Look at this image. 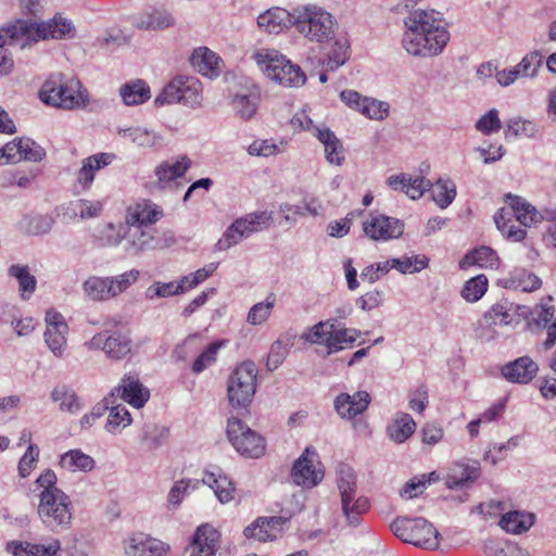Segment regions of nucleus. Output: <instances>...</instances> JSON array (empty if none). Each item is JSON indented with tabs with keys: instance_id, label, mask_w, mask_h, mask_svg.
Listing matches in <instances>:
<instances>
[{
	"instance_id": "nucleus-43",
	"label": "nucleus",
	"mask_w": 556,
	"mask_h": 556,
	"mask_svg": "<svg viewBox=\"0 0 556 556\" xmlns=\"http://www.w3.org/2000/svg\"><path fill=\"white\" fill-rule=\"evenodd\" d=\"M258 100V91L251 89L247 92L236 93L232 99V106L240 118L250 119L256 112Z\"/></svg>"
},
{
	"instance_id": "nucleus-32",
	"label": "nucleus",
	"mask_w": 556,
	"mask_h": 556,
	"mask_svg": "<svg viewBox=\"0 0 556 556\" xmlns=\"http://www.w3.org/2000/svg\"><path fill=\"white\" fill-rule=\"evenodd\" d=\"M202 483L208 485L223 504L233 498L235 486L232 481L220 472L205 471Z\"/></svg>"
},
{
	"instance_id": "nucleus-4",
	"label": "nucleus",
	"mask_w": 556,
	"mask_h": 556,
	"mask_svg": "<svg viewBox=\"0 0 556 556\" xmlns=\"http://www.w3.org/2000/svg\"><path fill=\"white\" fill-rule=\"evenodd\" d=\"M39 97L42 102L56 108L73 110L85 106L87 90L76 78L65 79L63 74L50 76L41 86Z\"/></svg>"
},
{
	"instance_id": "nucleus-24",
	"label": "nucleus",
	"mask_w": 556,
	"mask_h": 556,
	"mask_svg": "<svg viewBox=\"0 0 556 556\" xmlns=\"http://www.w3.org/2000/svg\"><path fill=\"white\" fill-rule=\"evenodd\" d=\"M163 216L162 208L150 200H141L129 206L126 212V224L139 226L154 224Z\"/></svg>"
},
{
	"instance_id": "nucleus-55",
	"label": "nucleus",
	"mask_w": 556,
	"mask_h": 556,
	"mask_svg": "<svg viewBox=\"0 0 556 556\" xmlns=\"http://www.w3.org/2000/svg\"><path fill=\"white\" fill-rule=\"evenodd\" d=\"M292 344L291 338L282 337L271 344L266 362L268 370L273 371L283 363Z\"/></svg>"
},
{
	"instance_id": "nucleus-39",
	"label": "nucleus",
	"mask_w": 556,
	"mask_h": 556,
	"mask_svg": "<svg viewBox=\"0 0 556 556\" xmlns=\"http://www.w3.org/2000/svg\"><path fill=\"white\" fill-rule=\"evenodd\" d=\"M362 332L354 328H337L330 329L327 350L328 355L337 353L345 348L352 346Z\"/></svg>"
},
{
	"instance_id": "nucleus-7",
	"label": "nucleus",
	"mask_w": 556,
	"mask_h": 556,
	"mask_svg": "<svg viewBox=\"0 0 556 556\" xmlns=\"http://www.w3.org/2000/svg\"><path fill=\"white\" fill-rule=\"evenodd\" d=\"M390 529L393 534L405 543L415 546L435 549L440 544V533L422 517H399L392 521Z\"/></svg>"
},
{
	"instance_id": "nucleus-22",
	"label": "nucleus",
	"mask_w": 556,
	"mask_h": 556,
	"mask_svg": "<svg viewBox=\"0 0 556 556\" xmlns=\"http://www.w3.org/2000/svg\"><path fill=\"white\" fill-rule=\"evenodd\" d=\"M294 9L289 12L282 8H270L257 17V25L268 34H279L294 26Z\"/></svg>"
},
{
	"instance_id": "nucleus-14",
	"label": "nucleus",
	"mask_w": 556,
	"mask_h": 556,
	"mask_svg": "<svg viewBox=\"0 0 556 556\" xmlns=\"http://www.w3.org/2000/svg\"><path fill=\"white\" fill-rule=\"evenodd\" d=\"M364 232L375 241H388L402 236L404 223L401 219L382 214L370 215L363 224Z\"/></svg>"
},
{
	"instance_id": "nucleus-40",
	"label": "nucleus",
	"mask_w": 556,
	"mask_h": 556,
	"mask_svg": "<svg viewBox=\"0 0 556 556\" xmlns=\"http://www.w3.org/2000/svg\"><path fill=\"white\" fill-rule=\"evenodd\" d=\"M511 212L502 207L494 215L496 228L508 239L519 242L525 239L526 230L515 224Z\"/></svg>"
},
{
	"instance_id": "nucleus-33",
	"label": "nucleus",
	"mask_w": 556,
	"mask_h": 556,
	"mask_svg": "<svg viewBox=\"0 0 556 556\" xmlns=\"http://www.w3.org/2000/svg\"><path fill=\"white\" fill-rule=\"evenodd\" d=\"M127 553L143 556H162L165 553V546L161 541L150 538L144 533L134 534L127 545Z\"/></svg>"
},
{
	"instance_id": "nucleus-2",
	"label": "nucleus",
	"mask_w": 556,
	"mask_h": 556,
	"mask_svg": "<svg viewBox=\"0 0 556 556\" xmlns=\"http://www.w3.org/2000/svg\"><path fill=\"white\" fill-rule=\"evenodd\" d=\"M56 475L46 469L34 482L33 492L40 491L37 514L42 523L51 531L65 529L71 525V501L61 489L56 486Z\"/></svg>"
},
{
	"instance_id": "nucleus-54",
	"label": "nucleus",
	"mask_w": 556,
	"mask_h": 556,
	"mask_svg": "<svg viewBox=\"0 0 556 556\" xmlns=\"http://www.w3.org/2000/svg\"><path fill=\"white\" fill-rule=\"evenodd\" d=\"M67 325H59V328H47L45 331V342L49 350L56 357H62L66 348Z\"/></svg>"
},
{
	"instance_id": "nucleus-11",
	"label": "nucleus",
	"mask_w": 556,
	"mask_h": 556,
	"mask_svg": "<svg viewBox=\"0 0 556 556\" xmlns=\"http://www.w3.org/2000/svg\"><path fill=\"white\" fill-rule=\"evenodd\" d=\"M86 346L90 351H103L109 359L121 361L131 352L132 341L119 330L102 331L86 342Z\"/></svg>"
},
{
	"instance_id": "nucleus-29",
	"label": "nucleus",
	"mask_w": 556,
	"mask_h": 556,
	"mask_svg": "<svg viewBox=\"0 0 556 556\" xmlns=\"http://www.w3.org/2000/svg\"><path fill=\"white\" fill-rule=\"evenodd\" d=\"M192 66L203 76L215 77L219 74V56L206 47L195 49L190 58Z\"/></svg>"
},
{
	"instance_id": "nucleus-30",
	"label": "nucleus",
	"mask_w": 556,
	"mask_h": 556,
	"mask_svg": "<svg viewBox=\"0 0 556 556\" xmlns=\"http://www.w3.org/2000/svg\"><path fill=\"white\" fill-rule=\"evenodd\" d=\"M51 401L59 404V409L63 413L76 414L83 405L73 388L65 383L56 384L50 394Z\"/></svg>"
},
{
	"instance_id": "nucleus-61",
	"label": "nucleus",
	"mask_w": 556,
	"mask_h": 556,
	"mask_svg": "<svg viewBox=\"0 0 556 556\" xmlns=\"http://www.w3.org/2000/svg\"><path fill=\"white\" fill-rule=\"evenodd\" d=\"M393 268L402 274H413L420 271L428 266V257L425 255L405 256L401 258H391Z\"/></svg>"
},
{
	"instance_id": "nucleus-41",
	"label": "nucleus",
	"mask_w": 556,
	"mask_h": 556,
	"mask_svg": "<svg viewBox=\"0 0 556 556\" xmlns=\"http://www.w3.org/2000/svg\"><path fill=\"white\" fill-rule=\"evenodd\" d=\"M119 96L126 105H139L148 101L151 93L147 83L137 79L123 85L119 88Z\"/></svg>"
},
{
	"instance_id": "nucleus-21",
	"label": "nucleus",
	"mask_w": 556,
	"mask_h": 556,
	"mask_svg": "<svg viewBox=\"0 0 556 556\" xmlns=\"http://www.w3.org/2000/svg\"><path fill=\"white\" fill-rule=\"evenodd\" d=\"M503 377L513 383L527 384L539 371V365L529 356H521L502 367Z\"/></svg>"
},
{
	"instance_id": "nucleus-8",
	"label": "nucleus",
	"mask_w": 556,
	"mask_h": 556,
	"mask_svg": "<svg viewBox=\"0 0 556 556\" xmlns=\"http://www.w3.org/2000/svg\"><path fill=\"white\" fill-rule=\"evenodd\" d=\"M256 386V365L247 361L237 366L227 382V397L230 406L235 409H247L255 395Z\"/></svg>"
},
{
	"instance_id": "nucleus-37",
	"label": "nucleus",
	"mask_w": 556,
	"mask_h": 556,
	"mask_svg": "<svg viewBox=\"0 0 556 556\" xmlns=\"http://www.w3.org/2000/svg\"><path fill=\"white\" fill-rule=\"evenodd\" d=\"M316 137L324 144L327 161L341 165L344 160L343 148L336 135L329 128H316Z\"/></svg>"
},
{
	"instance_id": "nucleus-5",
	"label": "nucleus",
	"mask_w": 556,
	"mask_h": 556,
	"mask_svg": "<svg viewBox=\"0 0 556 556\" xmlns=\"http://www.w3.org/2000/svg\"><path fill=\"white\" fill-rule=\"evenodd\" d=\"M253 59L269 79L283 87H301L306 81L301 67L276 50H260L254 53Z\"/></svg>"
},
{
	"instance_id": "nucleus-38",
	"label": "nucleus",
	"mask_w": 556,
	"mask_h": 556,
	"mask_svg": "<svg viewBox=\"0 0 556 556\" xmlns=\"http://www.w3.org/2000/svg\"><path fill=\"white\" fill-rule=\"evenodd\" d=\"M8 275L18 282V292L23 300H28L37 287V279L30 274L27 265L13 264L8 268Z\"/></svg>"
},
{
	"instance_id": "nucleus-26",
	"label": "nucleus",
	"mask_w": 556,
	"mask_h": 556,
	"mask_svg": "<svg viewBox=\"0 0 556 556\" xmlns=\"http://www.w3.org/2000/svg\"><path fill=\"white\" fill-rule=\"evenodd\" d=\"M191 166V160L184 155L175 161H164L155 167L154 174L160 188H165L170 181L182 177Z\"/></svg>"
},
{
	"instance_id": "nucleus-56",
	"label": "nucleus",
	"mask_w": 556,
	"mask_h": 556,
	"mask_svg": "<svg viewBox=\"0 0 556 556\" xmlns=\"http://www.w3.org/2000/svg\"><path fill=\"white\" fill-rule=\"evenodd\" d=\"M433 201L441 207L446 208L456 197V186L451 180L438 179L433 185Z\"/></svg>"
},
{
	"instance_id": "nucleus-47",
	"label": "nucleus",
	"mask_w": 556,
	"mask_h": 556,
	"mask_svg": "<svg viewBox=\"0 0 556 556\" xmlns=\"http://www.w3.org/2000/svg\"><path fill=\"white\" fill-rule=\"evenodd\" d=\"M169 430L156 424H146L140 435L141 443L149 451L160 448L168 439Z\"/></svg>"
},
{
	"instance_id": "nucleus-31",
	"label": "nucleus",
	"mask_w": 556,
	"mask_h": 556,
	"mask_svg": "<svg viewBox=\"0 0 556 556\" xmlns=\"http://www.w3.org/2000/svg\"><path fill=\"white\" fill-rule=\"evenodd\" d=\"M535 516L525 510H510L504 514L500 520V526L506 532L521 534L527 532L534 523Z\"/></svg>"
},
{
	"instance_id": "nucleus-45",
	"label": "nucleus",
	"mask_w": 556,
	"mask_h": 556,
	"mask_svg": "<svg viewBox=\"0 0 556 556\" xmlns=\"http://www.w3.org/2000/svg\"><path fill=\"white\" fill-rule=\"evenodd\" d=\"M86 296L92 301H105L114 298L110 278L89 277L83 285Z\"/></svg>"
},
{
	"instance_id": "nucleus-46",
	"label": "nucleus",
	"mask_w": 556,
	"mask_h": 556,
	"mask_svg": "<svg viewBox=\"0 0 556 556\" xmlns=\"http://www.w3.org/2000/svg\"><path fill=\"white\" fill-rule=\"evenodd\" d=\"M342 513L348 525L357 526L361 521V515L369 509V502L364 496H349L341 498Z\"/></svg>"
},
{
	"instance_id": "nucleus-9",
	"label": "nucleus",
	"mask_w": 556,
	"mask_h": 556,
	"mask_svg": "<svg viewBox=\"0 0 556 556\" xmlns=\"http://www.w3.org/2000/svg\"><path fill=\"white\" fill-rule=\"evenodd\" d=\"M202 102V88L193 77H176L169 81L155 98L154 104L162 106L172 103H182L189 108H198Z\"/></svg>"
},
{
	"instance_id": "nucleus-28",
	"label": "nucleus",
	"mask_w": 556,
	"mask_h": 556,
	"mask_svg": "<svg viewBox=\"0 0 556 556\" xmlns=\"http://www.w3.org/2000/svg\"><path fill=\"white\" fill-rule=\"evenodd\" d=\"M7 548L14 556H54L61 549V544L58 540H53L48 545L12 541L8 543Z\"/></svg>"
},
{
	"instance_id": "nucleus-20",
	"label": "nucleus",
	"mask_w": 556,
	"mask_h": 556,
	"mask_svg": "<svg viewBox=\"0 0 556 556\" xmlns=\"http://www.w3.org/2000/svg\"><path fill=\"white\" fill-rule=\"evenodd\" d=\"M287 518L280 516L260 517L244 529L247 538H254L260 542L276 540L282 532Z\"/></svg>"
},
{
	"instance_id": "nucleus-51",
	"label": "nucleus",
	"mask_w": 556,
	"mask_h": 556,
	"mask_svg": "<svg viewBox=\"0 0 556 556\" xmlns=\"http://www.w3.org/2000/svg\"><path fill=\"white\" fill-rule=\"evenodd\" d=\"M337 488L341 498L356 495L357 482L356 473L353 468L346 464H340L337 468Z\"/></svg>"
},
{
	"instance_id": "nucleus-16",
	"label": "nucleus",
	"mask_w": 556,
	"mask_h": 556,
	"mask_svg": "<svg viewBox=\"0 0 556 556\" xmlns=\"http://www.w3.org/2000/svg\"><path fill=\"white\" fill-rule=\"evenodd\" d=\"M17 28V21L0 27V78L10 75L14 68V60L8 46H18L21 49L29 48L27 41Z\"/></svg>"
},
{
	"instance_id": "nucleus-36",
	"label": "nucleus",
	"mask_w": 556,
	"mask_h": 556,
	"mask_svg": "<svg viewBox=\"0 0 556 556\" xmlns=\"http://www.w3.org/2000/svg\"><path fill=\"white\" fill-rule=\"evenodd\" d=\"M416 430V422L407 413H399L387 428L389 438L395 443L405 442Z\"/></svg>"
},
{
	"instance_id": "nucleus-10",
	"label": "nucleus",
	"mask_w": 556,
	"mask_h": 556,
	"mask_svg": "<svg viewBox=\"0 0 556 556\" xmlns=\"http://www.w3.org/2000/svg\"><path fill=\"white\" fill-rule=\"evenodd\" d=\"M227 435L233 447L242 456L258 458L265 453V439L247 427L237 417L228 419Z\"/></svg>"
},
{
	"instance_id": "nucleus-35",
	"label": "nucleus",
	"mask_w": 556,
	"mask_h": 556,
	"mask_svg": "<svg viewBox=\"0 0 556 556\" xmlns=\"http://www.w3.org/2000/svg\"><path fill=\"white\" fill-rule=\"evenodd\" d=\"M59 465L70 472H88L94 468L96 462L90 455L80 450H70L61 455Z\"/></svg>"
},
{
	"instance_id": "nucleus-17",
	"label": "nucleus",
	"mask_w": 556,
	"mask_h": 556,
	"mask_svg": "<svg viewBox=\"0 0 556 556\" xmlns=\"http://www.w3.org/2000/svg\"><path fill=\"white\" fill-rule=\"evenodd\" d=\"M219 541V532L211 525L204 523L197 528L187 552L189 556H215Z\"/></svg>"
},
{
	"instance_id": "nucleus-3",
	"label": "nucleus",
	"mask_w": 556,
	"mask_h": 556,
	"mask_svg": "<svg viewBox=\"0 0 556 556\" xmlns=\"http://www.w3.org/2000/svg\"><path fill=\"white\" fill-rule=\"evenodd\" d=\"M294 27L308 41L330 42L336 36L337 22L332 14L315 4L294 9Z\"/></svg>"
},
{
	"instance_id": "nucleus-59",
	"label": "nucleus",
	"mask_w": 556,
	"mask_h": 556,
	"mask_svg": "<svg viewBox=\"0 0 556 556\" xmlns=\"http://www.w3.org/2000/svg\"><path fill=\"white\" fill-rule=\"evenodd\" d=\"M488 290V279L484 275H478L466 281L462 296L467 302H476L480 300Z\"/></svg>"
},
{
	"instance_id": "nucleus-15",
	"label": "nucleus",
	"mask_w": 556,
	"mask_h": 556,
	"mask_svg": "<svg viewBox=\"0 0 556 556\" xmlns=\"http://www.w3.org/2000/svg\"><path fill=\"white\" fill-rule=\"evenodd\" d=\"M505 198L510 207L507 210L511 212L513 218L526 227H531L542 219L556 220V208L545 210L544 213H541L521 197L508 193Z\"/></svg>"
},
{
	"instance_id": "nucleus-60",
	"label": "nucleus",
	"mask_w": 556,
	"mask_h": 556,
	"mask_svg": "<svg viewBox=\"0 0 556 556\" xmlns=\"http://www.w3.org/2000/svg\"><path fill=\"white\" fill-rule=\"evenodd\" d=\"M349 48V42L345 39L336 40L333 42L326 61V67L328 71H334L348 61Z\"/></svg>"
},
{
	"instance_id": "nucleus-27",
	"label": "nucleus",
	"mask_w": 556,
	"mask_h": 556,
	"mask_svg": "<svg viewBox=\"0 0 556 556\" xmlns=\"http://www.w3.org/2000/svg\"><path fill=\"white\" fill-rule=\"evenodd\" d=\"M113 159L114 155L110 153H98L84 159L77 173L78 184L84 189H88L93 182L96 173L111 164Z\"/></svg>"
},
{
	"instance_id": "nucleus-42",
	"label": "nucleus",
	"mask_w": 556,
	"mask_h": 556,
	"mask_svg": "<svg viewBox=\"0 0 556 556\" xmlns=\"http://www.w3.org/2000/svg\"><path fill=\"white\" fill-rule=\"evenodd\" d=\"M153 237L139 226H128L124 250L129 255H138L151 248Z\"/></svg>"
},
{
	"instance_id": "nucleus-19",
	"label": "nucleus",
	"mask_w": 556,
	"mask_h": 556,
	"mask_svg": "<svg viewBox=\"0 0 556 556\" xmlns=\"http://www.w3.org/2000/svg\"><path fill=\"white\" fill-rule=\"evenodd\" d=\"M370 403V395L366 391H357L353 395L340 393L333 401L334 410L343 419H352L364 413Z\"/></svg>"
},
{
	"instance_id": "nucleus-6",
	"label": "nucleus",
	"mask_w": 556,
	"mask_h": 556,
	"mask_svg": "<svg viewBox=\"0 0 556 556\" xmlns=\"http://www.w3.org/2000/svg\"><path fill=\"white\" fill-rule=\"evenodd\" d=\"M16 21L17 28L13 27V29L24 35L28 47H31L39 40L71 39L74 38L76 34V27L73 22L60 13L39 24L25 20Z\"/></svg>"
},
{
	"instance_id": "nucleus-57",
	"label": "nucleus",
	"mask_w": 556,
	"mask_h": 556,
	"mask_svg": "<svg viewBox=\"0 0 556 556\" xmlns=\"http://www.w3.org/2000/svg\"><path fill=\"white\" fill-rule=\"evenodd\" d=\"M334 320H321L312 326L301 336V339L312 344H323L327 348L330 329L334 327Z\"/></svg>"
},
{
	"instance_id": "nucleus-50",
	"label": "nucleus",
	"mask_w": 556,
	"mask_h": 556,
	"mask_svg": "<svg viewBox=\"0 0 556 556\" xmlns=\"http://www.w3.org/2000/svg\"><path fill=\"white\" fill-rule=\"evenodd\" d=\"M498 264V257L494 250L489 247H480L466 254L462 266L477 265L484 268H495Z\"/></svg>"
},
{
	"instance_id": "nucleus-25",
	"label": "nucleus",
	"mask_w": 556,
	"mask_h": 556,
	"mask_svg": "<svg viewBox=\"0 0 556 556\" xmlns=\"http://www.w3.org/2000/svg\"><path fill=\"white\" fill-rule=\"evenodd\" d=\"M388 185L395 191H403L410 199L416 200L432 188V182L424 177L412 178L408 175H393L388 178Z\"/></svg>"
},
{
	"instance_id": "nucleus-63",
	"label": "nucleus",
	"mask_w": 556,
	"mask_h": 556,
	"mask_svg": "<svg viewBox=\"0 0 556 556\" xmlns=\"http://www.w3.org/2000/svg\"><path fill=\"white\" fill-rule=\"evenodd\" d=\"M199 484V480L181 479L176 481L168 492L167 502L174 508H177L187 495L189 489L194 490Z\"/></svg>"
},
{
	"instance_id": "nucleus-48",
	"label": "nucleus",
	"mask_w": 556,
	"mask_h": 556,
	"mask_svg": "<svg viewBox=\"0 0 556 556\" xmlns=\"http://www.w3.org/2000/svg\"><path fill=\"white\" fill-rule=\"evenodd\" d=\"M271 219V212L262 211L247 214L245 216L237 218L236 220L241 229L244 230V235L248 238L252 233L267 228Z\"/></svg>"
},
{
	"instance_id": "nucleus-52",
	"label": "nucleus",
	"mask_w": 556,
	"mask_h": 556,
	"mask_svg": "<svg viewBox=\"0 0 556 556\" xmlns=\"http://www.w3.org/2000/svg\"><path fill=\"white\" fill-rule=\"evenodd\" d=\"M175 25V17L166 10H154L138 24V28L146 30H164Z\"/></svg>"
},
{
	"instance_id": "nucleus-44",
	"label": "nucleus",
	"mask_w": 556,
	"mask_h": 556,
	"mask_svg": "<svg viewBox=\"0 0 556 556\" xmlns=\"http://www.w3.org/2000/svg\"><path fill=\"white\" fill-rule=\"evenodd\" d=\"M505 137L510 136L515 138H529L532 139L539 132V126L531 119H526L521 116H513L506 121Z\"/></svg>"
},
{
	"instance_id": "nucleus-1",
	"label": "nucleus",
	"mask_w": 556,
	"mask_h": 556,
	"mask_svg": "<svg viewBox=\"0 0 556 556\" xmlns=\"http://www.w3.org/2000/svg\"><path fill=\"white\" fill-rule=\"evenodd\" d=\"M403 23L402 47L413 56H438L450 41L451 35L442 14L434 10H413Z\"/></svg>"
},
{
	"instance_id": "nucleus-62",
	"label": "nucleus",
	"mask_w": 556,
	"mask_h": 556,
	"mask_svg": "<svg viewBox=\"0 0 556 556\" xmlns=\"http://www.w3.org/2000/svg\"><path fill=\"white\" fill-rule=\"evenodd\" d=\"M275 301V296L269 295L264 302L254 304L248 313L247 321L254 326L263 324L270 316Z\"/></svg>"
},
{
	"instance_id": "nucleus-23",
	"label": "nucleus",
	"mask_w": 556,
	"mask_h": 556,
	"mask_svg": "<svg viewBox=\"0 0 556 556\" xmlns=\"http://www.w3.org/2000/svg\"><path fill=\"white\" fill-rule=\"evenodd\" d=\"M480 476V465L477 462H456L448 468L445 484L448 489H463L471 484Z\"/></svg>"
},
{
	"instance_id": "nucleus-49",
	"label": "nucleus",
	"mask_w": 556,
	"mask_h": 556,
	"mask_svg": "<svg viewBox=\"0 0 556 556\" xmlns=\"http://www.w3.org/2000/svg\"><path fill=\"white\" fill-rule=\"evenodd\" d=\"M118 135L138 147L152 148L159 144L161 137L152 130L141 127L119 129Z\"/></svg>"
},
{
	"instance_id": "nucleus-64",
	"label": "nucleus",
	"mask_w": 556,
	"mask_h": 556,
	"mask_svg": "<svg viewBox=\"0 0 556 556\" xmlns=\"http://www.w3.org/2000/svg\"><path fill=\"white\" fill-rule=\"evenodd\" d=\"M245 237L244 230L235 220L223 233L222 238L215 244L217 251H226L241 242Z\"/></svg>"
},
{
	"instance_id": "nucleus-53",
	"label": "nucleus",
	"mask_w": 556,
	"mask_h": 556,
	"mask_svg": "<svg viewBox=\"0 0 556 556\" xmlns=\"http://www.w3.org/2000/svg\"><path fill=\"white\" fill-rule=\"evenodd\" d=\"M132 422L129 410L123 405H112L109 412L108 420L104 426L110 433L121 432Z\"/></svg>"
},
{
	"instance_id": "nucleus-12",
	"label": "nucleus",
	"mask_w": 556,
	"mask_h": 556,
	"mask_svg": "<svg viewBox=\"0 0 556 556\" xmlns=\"http://www.w3.org/2000/svg\"><path fill=\"white\" fill-rule=\"evenodd\" d=\"M317 457L314 450L306 447L295 460L291 470V479L296 485L312 489L323 480L324 471L316 467Z\"/></svg>"
},
{
	"instance_id": "nucleus-58",
	"label": "nucleus",
	"mask_w": 556,
	"mask_h": 556,
	"mask_svg": "<svg viewBox=\"0 0 556 556\" xmlns=\"http://www.w3.org/2000/svg\"><path fill=\"white\" fill-rule=\"evenodd\" d=\"M128 225L109 223L101 231V245L102 247H117L125 240L127 235Z\"/></svg>"
},
{
	"instance_id": "nucleus-13",
	"label": "nucleus",
	"mask_w": 556,
	"mask_h": 556,
	"mask_svg": "<svg viewBox=\"0 0 556 556\" xmlns=\"http://www.w3.org/2000/svg\"><path fill=\"white\" fill-rule=\"evenodd\" d=\"M514 308V303L506 299L493 304L483 315V325L478 337L485 341L494 339L497 334V327L508 326L513 323L511 312Z\"/></svg>"
},
{
	"instance_id": "nucleus-34",
	"label": "nucleus",
	"mask_w": 556,
	"mask_h": 556,
	"mask_svg": "<svg viewBox=\"0 0 556 556\" xmlns=\"http://www.w3.org/2000/svg\"><path fill=\"white\" fill-rule=\"evenodd\" d=\"M542 280L533 273L525 268H515L509 277L505 279V288L520 290L522 292H533L540 289Z\"/></svg>"
},
{
	"instance_id": "nucleus-18",
	"label": "nucleus",
	"mask_w": 556,
	"mask_h": 556,
	"mask_svg": "<svg viewBox=\"0 0 556 556\" xmlns=\"http://www.w3.org/2000/svg\"><path fill=\"white\" fill-rule=\"evenodd\" d=\"M111 392H114V399L119 396L135 408H141L150 399V391L132 375H125L121 383Z\"/></svg>"
}]
</instances>
